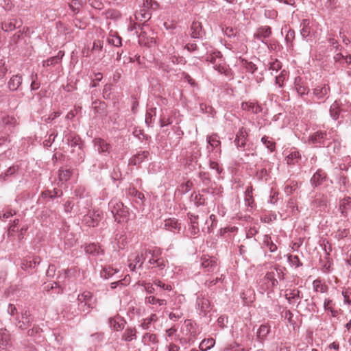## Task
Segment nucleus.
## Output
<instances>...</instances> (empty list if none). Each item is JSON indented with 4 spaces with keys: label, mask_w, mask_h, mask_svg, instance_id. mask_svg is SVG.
Instances as JSON below:
<instances>
[{
    "label": "nucleus",
    "mask_w": 351,
    "mask_h": 351,
    "mask_svg": "<svg viewBox=\"0 0 351 351\" xmlns=\"http://www.w3.org/2000/svg\"><path fill=\"white\" fill-rule=\"evenodd\" d=\"M108 208L118 223L128 221L130 215L129 209L118 199H111L108 203Z\"/></svg>",
    "instance_id": "obj_1"
},
{
    "label": "nucleus",
    "mask_w": 351,
    "mask_h": 351,
    "mask_svg": "<svg viewBox=\"0 0 351 351\" xmlns=\"http://www.w3.org/2000/svg\"><path fill=\"white\" fill-rule=\"evenodd\" d=\"M78 306L83 311L93 309L95 306L96 300L93 297V294L88 291H85L77 296ZM89 312V311H88Z\"/></svg>",
    "instance_id": "obj_2"
},
{
    "label": "nucleus",
    "mask_w": 351,
    "mask_h": 351,
    "mask_svg": "<svg viewBox=\"0 0 351 351\" xmlns=\"http://www.w3.org/2000/svg\"><path fill=\"white\" fill-rule=\"evenodd\" d=\"M330 93V85L326 83L317 84L311 90L313 99L319 101V103L325 102Z\"/></svg>",
    "instance_id": "obj_3"
},
{
    "label": "nucleus",
    "mask_w": 351,
    "mask_h": 351,
    "mask_svg": "<svg viewBox=\"0 0 351 351\" xmlns=\"http://www.w3.org/2000/svg\"><path fill=\"white\" fill-rule=\"evenodd\" d=\"M70 146L72 148V152H77V156L75 159L76 162L81 163L84 160L85 152L83 150V144L81 139L77 135L72 136L71 138H68Z\"/></svg>",
    "instance_id": "obj_4"
},
{
    "label": "nucleus",
    "mask_w": 351,
    "mask_h": 351,
    "mask_svg": "<svg viewBox=\"0 0 351 351\" xmlns=\"http://www.w3.org/2000/svg\"><path fill=\"white\" fill-rule=\"evenodd\" d=\"M328 140V133L326 131L318 130L309 136L308 143L316 147H325Z\"/></svg>",
    "instance_id": "obj_5"
},
{
    "label": "nucleus",
    "mask_w": 351,
    "mask_h": 351,
    "mask_svg": "<svg viewBox=\"0 0 351 351\" xmlns=\"http://www.w3.org/2000/svg\"><path fill=\"white\" fill-rule=\"evenodd\" d=\"M206 61L210 62L213 65V68L220 73L226 71V67L223 64L222 55L220 51H214L208 55Z\"/></svg>",
    "instance_id": "obj_6"
},
{
    "label": "nucleus",
    "mask_w": 351,
    "mask_h": 351,
    "mask_svg": "<svg viewBox=\"0 0 351 351\" xmlns=\"http://www.w3.org/2000/svg\"><path fill=\"white\" fill-rule=\"evenodd\" d=\"M83 223L88 227H95L101 219V212L99 210H88L83 214Z\"/></svg>",
    "instance_id": "obj_7"
},
{
    "label": "nucleus",
    "mask_w": 351,
    "mask_h": 351,
    "mask_svg": "<svg viewBox=\"0 0 351 351\" xmlns=\"http://www.w3.org/2000/svg\"><path fill=\"white\" fill-rule=\"evenodd\" d=\"M272 34L271 28L269 26H261L257 28L256 32L254 34V38L260 40L265 45H267V41L265 40Z\"/></svg>",
    "instance_id": "obj_8"
},
{
    "label": "nucleus",
    "mask_w": 351,
    "mask_h": 351,
    "mask_svg": "<svg viewBox=\"0 0 351 351\" xmlns=\"http://www.w3.org/2000/svg\"><path fill=\"white\" fill-rule=\"evenodd\" d=\"M16 320L17 321L16 326L19 328L21 330H26L32 325L34 321V318L28 311H25L21 313V319L16 317Z\"/></svg>",
    "instance_id": "obj_9"
},
{
    "label": "nucleus",
    "mask_w": 351,
    "mask_h": 351,
    "mask_svg": "<svg viewBox=\"0 0 351 351\" xmlns=\"http://www.w3.org/2000/svg\"><path fill=\"white\" fill-rule=\"evenodd\" d=\"M285 160L289 166H293L295 165H300L302 160V156L301 153L298 149L293 148L290 150L289 154L285 157Z\"/></svg>",
    "instance_id": "obj_10"
},
{
    "label": "nucleus",
    "mask_w": 351,
    "mask_h": 351,
    "mask_svg": "<svg viewBox=\"0 0 351 351\" xmlns=\"http://www.w3.org/2000/svg\"><path fill=\"white\" fill-rule=\"evenodd\" d=\"M327 179L326 173L322 169H319L311 177L310 183L313 188H315L322 185Z\"/></svg>",
    "instance_id": "obj_11"
},
{
    "label": "nucleus",
    "mask_w": 351,
    "mask_h": 351,
    "mask_svg": "<svg viewBox=\"0 0 351 351\" xmlns=\"http://www.w3.org/2000/svg\"><path fill=\"white\" fill-rule=\"evenodd\" d=\"M22 25L21 19L16 18H12L4 21L1 23V28L5 32H12Z\"/></svg>",
    "instance_id": "obj_12"
},
{
    "label": "nucleus",
    "mask_w": 351,
    "mask_h": 351,
    "mask_svg": "<svg viewBox=\"0 0 351 351\" xmlns=\"http://www.w3.org/2000/svg\"><path fill=\"white\" fill-rule=\"evenodd\" d=\"M94 146L99 154H109L111 149V145L105 140L100 138H95L93 140Z\"/></svg>",
    "instance_id": "obj_13"
},
{
    "label": "nucleus",
    "mask_w": 351,
    "mask_h": 351,
    "mask_svg": "<svg viewBox=\"0 0 351 351\" xmlns=\"http://www.w3.org/2000/svg\"><path fill=\"white\" fill-rule=\"evenodd\" d=\"M339 210L341 216L347 217L351 212V197H344L339 200Z\"/></svg>",
    "instance_id": "obj_14"
},
{
    "label": "nucleus",
    "mask_w": 351,
    "mask_h": 351,
    "mask_svg": "<svg viewBox=\"0 0 351 351\" xmlns=\"http://www.w3.org/2000/svg\"><path fill=\"white\" fill-rule=\"evenodd\" d=\"M247 138V133L244 128H241L236 134L234 143L238 149H244L246 141Z\"/></svg>",
    "instance_id": "obj_15"
},
{
    "label": "nucleus",
    "mask_w": 351,
    "mask_h": 351,
    "mask_svg": "<svg viewBox=\"0 0 351 351\" xmlns=\"http://www.w3.org/2000/svg\"><path fill=\"white\" fill-rule=\"evenodd\" d=\"M92 206V200L89 197L84 198V196L80 195V200L77 202V207L78 208V215H82L86 213V210H89Z\"/></svg>",
    "instance_id": "obj_16"
},
{
    "label": "nucleus",
    "mask_w": 351,
    "mask_h": 351,
    "mask_svg": "<svg viewBox=\"0 0 351 351\" xmlns=\"http://www.w3.org/2000/svg\"><path fill=\"white\" fill-rule=\"evenodd\" d=\"M294 87L298 95H300V97L302 98L310 93L309 88L304 84L302 78L300 77H298L295 79Z\"/></svg>",
    "instance_id": "obj_17"
},
{
    "label": "nucleus",
    "mask_w": 351,
    "mask_h": 351,
    "mask_svg": "<svg viewBox=\"0 0 351 351\" xmlns=\"http://www.w3.org/2000/svg\"><path fill=\"white\" fill-rule=\"evenodd\" d=\"M196 304L197 309L203 314L204 316L209 312L210 308V302L208 299L200 295L197 298Z\"/></svg>",
    "instance_id": "obj_18"
},
{
    "label": "nucleus",
    "mask_w": 351,
    "mask_h": 351,
    "mask_svg": "<svg viewBox=\"0 0 351 351\" xmlns=\"http://www.w3.org/2000/svg\"><path fill=\"white\" fill-rule=\"evenodd\" d=\"M190 35L193 38H202L204 36V32L200 22L197 21H193L191 25Z\"/></svg>",
    "instance_id": "obj_19"
},
{
    "label": "nucleus",
    "mask_w": 351,
    "mask_h": 351,
    "mask_svg": "<svg viewBox=\"0 0 351 351\" xmlns=\"http://www.w3.org/2000/svg\"><path fill=\"white\" fill-rule=\"evenodd\" d=\"M241 108L243 110L250 112L254 114H258L262 111V107L254 101H245L241 104Z\"/></svg>",
    "instance_id": "obj_20"
},
{
    "label": "nucleus",
    "mask_w": 351,
    "mask_h": 351,
    "mask_svg": "<svg viewBox=\"0 0 351 351\" xmlns=\"http://www.w3.org/2000/svg\"><path fill=\"white\" fill-rule=\"evenodd\" d=\"M137 338V330L135 327H127L122 336L121 340L125 342H130Z\"/></svg>",
    "instance_id": "obj_21"
},
{
    "label": "nucleus",
    "mask_w": 351,
    "mask_h": 351,
    "mask_svg": "<svg viewBox=\"0 0 351 351\" xmlns=\"http://www.w3.org/2000/svg\"><path fill=\"white\" fill-rule=\"evenodd\" d=\"M148 151H143L134 155L129 160V165H138L144 162L149 156Z\"/></svg>",
    "instance_id": "obj_22"
},
{
    "label": "nucleus",
    "mask_w": 351,
    "mask_h": 351,
    "mask_svg": "<svg viewBox=\"0 0 351 351\" xmlns=\"http://www.w3.org/2000/svg\"><path fill=\"white\" fill-rule=\"evenodd\" d=\"M23 78L19 74L14 75L8 82V87L10 91H16L22 84Z\"/></svg>",
    "instance_id": "obj_23"
},
{
    "label": "nucleus",
    "mask_w": 351,
    "mask_h": 351,
    "mask_svg": "<svg viewBox=\"0 0 351 351\" xmlns=\"http://www.w3.org/2000/svg\"><path fill=\"white\" fill-rule=\"evenodd\" d=\"M270 332V326L268 324H261L256 332L257 340L263 342L267 338V336Z\"/></svg>",
    "instance_id": "obj_24"
},
{
    "label": "nucleus",
    "mask_w": 351,
    "mask_h": 351,
    "mask_svg": "<svg viewBox=\"0 0 351 351\" xmlns=\"http://www.w3.org/2000/svg\"><path fill=\"white\" fill-rule=\"evenodd\" d=\"M164 228L171 232H179L181 229V224L178 223V219L175 218H169L165 221Z\"/></svg>",
    "instance_id": "obj_25"
},
{
    "label": "nucleus",
    "mask_w": 351,
    "mask_h": 351,
    "mask_svg": "<svg viewBox=\"0 0 351 351\" xmlns=\"http://www.w3.org/2000/svg\"><path fill=\"white\" fill-rule=\"evenodd\" d=\"M187 216L189 217V219L190 221V224H191V228H189L191 234L192 235H195L199 231L198 221H197L199 217H198V215H195L191 214L190 213L187 214Z\"/></svg>",
    "instance_id": "obj_26"
},
{
    "label": "nucleus",
    "mask_w": 351,
    "mask_h": 351,
    "mask_svg": "<svg viewBox=\"0 0 351 351\" xmlns=\"http://www.w3.org/2000/svg\"><path fill=\"white\" fill-rule=\"evenodd\" d=\"M85 252L86 254L97 256L104 254V250L101 249V247L96 243H90L85 247Z\"/></svg>",
    "instance_id": "obj_27"
},
{
    "label": "nucleus",
    "mask_w": 351,
    "mask_h": 351,
    "mask_svg": "<svg viewBox=\"0 0 351 351\" xmlns=\"http://www.w3.org/2000/svg\"><path fill=\"white\" fill-rule=\"evenodd\" d=\"M300 291L298 289H288L286 291L285 298L289 304H293L297 298H302Z\"/></svg>",
    "instance_id": "obj_28"
},
{
    "label": "nucleus",
    "mask_w": 351,
    "mask_h": 351,
    "mask_svg": "<svg viewBox=\"0 0 351 351\" xmlns=\"http://www.w3.org/2000/svg\"><path fill=\"white\" fill-rule=\"evenodd\" d=\"M327 203V197L324 194L317 193L315 195L312 205L316 208H325Z\"/></svg>",
    "instance_id": "obj_29"
},
{
    "label": "nucleus",
    "mask_w": 351,
    "mask_h": 351,
    "mask_svg": "<svg viewBox=\"0 0 351 351\" xmlns=\"http://www.w3.org/2000/svg\"><path fill=\"white\" fill-rule=\"evenodd\" d=\"M330 116L333 120H337L341 113L340 104L338 101H335L330 107Z\"/></svg>",
    "instance_id": "obj_30"
},
{
    "label": "nucleus",
    "mask_w": 351,
    "mask_h": 351,
    "mask_svg": "<svg viewBox=\"0 0 351 351\" xmlns=\"http://www.w3.org/2000/svg\"><path fill=\"white\" fill-rule=\"evenodd\" d=\"M309 24L310 21L308 19L302 20L300 24V34L304 39L307 38L311 35V27Z\"/></svg>",
    "instance_id": "obj_31"
},
{
    "label": "nucleus",
    "mask_w": 351,
    "mask_h": 351,
    "mask_svg": "<svg viewBox=\"0 0 351 351\" xmlns=\"http://www.w3.org/2000/svg\"><path fill=\"white\" fill-rule=\"evenodd\" d=\"M109 323L114 330L119 331L124 329L126 322L124 319L120 318L119 320H117L114 318L110 317L109 319Z\"/></svg>",
    "instance_id": "obj_32"
},
{
    "label": "nucleus",
    "mask_w": 351,
    "mask_h": 351,
    "mask_svg": "<svg viewBox=\"0 0 351 351\" xmlns=\"http://www.w3.org/2000/svg\"><path fill=\"white\" fill-rule=\"evenodd\" d=\"M149 249H145L141 252L140 254H137L134 260V263L138 265L139 268H141L145 260L148 257V253H149Z\"/></svg>",
    "instance_id": "obj_33"
},
{
    "label": "nucleus",
    "mask_w": 351,
    "mask_h": 351,
    "mask_svg": "<svg viewBox=\"0 0 351 351\" xmlns=\"http://www.w3.org/2000/svg\"><path fill=\"white\" fill-rule=\"evenodd\" d=\"M141 341L144 345L149 346L151 343L155 344L158 341L156 334L147 332L143 335Z\"/></svg>",
    "instance_id": "obj_34"
},
{
    "label": "nucleus",
    "mask_w": 351,
    "mask_h": 351,
    "mask_svg": "<svg viewBox=\"0 0 351 351\" xmlns=\"http://www.w3.org/2000/svg\"><path fill=\"white\" fill-rule=\"evenodd\" d=\"M40 261L41 260L39 256H35L32 261H28L27 260L23 261L21 267L23 270H27L38 265L40 263Z\"/></svg>",
    "instance_id": "obj_35"
},
{
    "label": "nucleus",
    "mask_w": 351,
    "mask_h": 351,
    "mask_svg": "<svg viewBox=\"0 0 351 351\" xmlns=\"http://www.w3.org/2000/svg\"><path fill=\"white\" fill-rule=\"evenodd\" d=\"M335 303L330 298H326L324 302V308L325 311H330L331 315L334 317L338 315V311L334 308Z\"/></svg>",
    "instance_id": "obj_36"
},
{
    "label": "nucleus",
    "mask_w": 351,
    "mask_h": 351,
    "mask_svg": "<svg viewBox=\"0 0 351 351\" xmlns=\"http://www.w3.org/2000/svg\"><path fill=\"white\" fill-rule=\"evenodd\" d=\"M215 343L213 338L205 339L199 344V350L201 351H207L212 348Z\"/></svg>",
    "instance_id": "obj_37"
},
{
    "label": "nucleus",
    "mask_w": 351,
    "mask_h": 351,
    "mask_svg": "<svg viewBox=\"0 0 351 351\" xmlns=\"http://www.w3.org/2000/svg\"><path fill=\"white\" fill-rule=\"evenodd\" d=\"M202 266L206 269L208 272H211L215 269L217 263L215 261L211 258H204L202 262Z\"/></svg>",
    "instance_id": "obj_38"
},
{
    "label": "nucleus",
    "mask_w": 351,
    "mask_h": 351,
    "mask_svg": "<svg viewBox=\"0 0 351 351\" xmlns=\"http://www.w3.org/2000/svg\"><path fill=\"white\" fill-rule=\"evenodd\" d=\"M206 141L212 149L217 148L221 145L219 137L217 134H213L210 136H208Z\"/></svg>",
    "instance_id": "obj_39"
},
{
    "label": "nucleus",
    "mask_w": 351,
    "mask_h": 351,
    "mask_svg": "<svg viewBox=\"0 0 351 351\" xmlns=\"http://www.w3.org/2000/svg\"><path fill=\"white\" fill-rule=\"evenodd\" d=\"M92 106L96 113L102 114L105 112L106 104L100 100H95L92 103Z\"/></svg>",
    "instance_id": "obj_40"
},
{
    "label": "nucleus",
    "mask_w": 351,
    "mask_h": 351,
    "mask_svg": "<svg viewBox=\"0 0 351 351\" xmlns=\"http://www.w3.org/2000/svg\"><path fill=\"white\" fill-rule=\"evenodd\" d=\"M158 321V317L156 314H152L149 317L145 319L141 324V327L143 330H148L152 323L156 322Z\"/></svg>",
    "instance_id": "obj_41"
},
{
    "label": "nucleus",
    "mask_w": 351,
    "mask_h": 351,
    "mask_svg": "<svg viewBox=\"0 0 351 351\" xmlns=\"http://www.w3.org/2000/svg\"><path fill=\"white\" fill-rule=\"evenodd\" d=\"M313 287L315 291L325 293L328 290V287L322 282L319 279H316L313 282Z\"/></svg>",
    "instance_id": "obj_42"
},
{
    "label": "nucleus",
    "mask_w": 351,
    "mask_h": 351,
    "mask_svg": "<svg viewBox=\"0 0 351 351\" xmlns=\"http://www.w3.org/2000/svg\"><path fill=\"white\" fill-rule=\"evenodd\" d=\"M263 244L267 247L270 252H274L277 250V245L273 243L269 235L264 236Z\"/></svg>",
    "instance_id": "obj_43"
},
{
    "label": "nucleus",
    "mask_w": 351,
    "mask_h": 351,
    "mask_svg": "<svg viewBox=\"0 0 351 351\" xmlns=\"http://www.w3.org/2000/svg\"><path fill=\"white\" fill-rule=\"evenodd\" d=\"M152 17V13L149 10H147L144 7L140 10V12L137 14L136 18L137 19H140L141 21L144 20L145 21H147Z\"/></svg>",
    "instance_id": "obj_44"
},
{
    "label": "nucleus",
    "mask_w": 351,
    "mask_h": 351,
    "mask_svg": "<svg viewBox=\"0 0 351 351\" xmlns=\"http://www.w3.org/2000/svg\"><path fill=\"white\" fill-rule=\"evenodd\" d=\"M10 339V333L6 328H0V343L5 346Z\"/></svg>",
    "instance_id": "obj_45"
},
{
    "label": "nucleus",
    "mask_w": 351,
    "mask_h": 351,
    "mask_svg": "<svg viewBox=\"0 0 351 351\" xmlns=\"http://www.w3.org/2000/svg\"><path fill=\"white\" fill-rule=\"evenodd\" d=\"M253 189L252 186H248L245 191V201L247 206H252L254 199L252 196Z\"/></svg>",
    "instance_id": "obj_46"
},
{
    "label": "nucleus",
    "mask_w": 351,
    "mask_h": 351,
    "mask_svg": "<svg viewBox=\"0 0 351 351\" xmlns=\"http://www.w3.org/2000/svg\"><path fill=\"white\" fill-rule=\"evenodd\" d=\"M121 38L118 35L111 34L108 38V43L117 47L121 46Z\"/></svg>",
    "instance_id": "obj_47"
},
{
    "label": "nucleus",
    "mask_w": 351,
    "mask_h": 351,
    "mask_svg": "<svg viewBox=\"0 0 351 351\" xmlns=\"http://www.w3.org/2000/svg\"><path fill=\"white\" fill-rule=\"evenodd\" d=\"M261 142L271 152H274L276 150V143L273 141L269 140L267 136H263L261 138Z\"/></svg>",
    "instance_id": "obj_48"
},
{
    "label": "nucleus",
    "mask_w": 351,
    "mask_h": 351,
    "mask_svg": "<svg viewBox=\"0 0 351 351\" xmlns=\"http://www.w3.org/2000/svg\"><path fill=\"white\" fill-rule=\"evenodd\" d=\"M282 68V64L281 62L275 59L268 63V70L271 71H278ZM271 74L273 75V73L271 72Z\"/></svg>",
    "instance_id": "obj_49"
},
{
    "label": "nucleus",
    "mask_w": 351,
    "mask_h": 351,
    "mask_svg": "<svg viewBox=\"0 0 351 351\" xmlns=\"http://www.w3.org/2000/svg\"><path fill=\"white\" fill-rule=\"evenodd\" d=\"M71 171L70 169H60L59 170V180L62 182H66L71 176Z\"/></svg>",
    "instance_id": "obj_50"
},
{
    "label": "nucleus",
    "mask_w": 351,
    "mask_h": 351,
    "mask_svg": "<svg viewBox=\"0 0 351 351\" xmlns=\"http://www.w3.org/2000/svg\"><path fill=\"white\" fill-rule=\"evenodd\" d=\"M119 270L114 269L111 267H104L101 271V277L107 279L112 276L115 273L118 272Z\"/></svg>",
    "instance_id": "obj_51"
},
{
    "label": "nucleus",
    "mask_w": 351,
    "mask_h": 351,
    "mask_svg": "<svg viewBox=\"0 0 351 351\" xmlns=\"http://www.w3.org/2000/svg\"><path fill=\"white\" fill-rule=\"evenodd\" d=\"M107 19L117 20L121 18V14L119 11L114 9H109L105 12Z\"/></svg>",
    "instance_id": "obj_52"
},
{
    "label": "nucleus",
    "mask_w": 351,
    "mask_h": 351,
    "mask_svg": "<svg viewBox=\"0 0 351 351\" xmlns=\"http://www.w3.org/2000/svg\"><path fill=\"white\" fill-rule=\"evenodd\" d=\"M287 76V72L283 70L280 72V74L276 76L275 84L278 85L279 88H282L284 86V81Z\"/></svg>",
    "instance_id": "obj_53"
},
{
    "label": "nucleus",
    "mask_w": 351,
    "mask_h": 351,
    "mask_svg": "<svg viewBox=\"0 0 351 351\" xmlns=\"http://www.w3.org/2000/svg\"><path fill=\"white\" fill-rule=\"evenodd\" d=\"M85 2L86 0H72L69 7L74 12H78Z\"/></svg>",
    "instance_id": "obj_54"
},
{
    "label": "nucleus",
    "mask_w": 351,
    "mask_h": 351,
    "mask_svg": "<svg viewBox=\"0 0 351 351\" xmlns=\"http://www.w3.org/2000/svg\"><path fill=\"white\" fill-rule=\"evenodd\" d=\"M275 277L276 274L274 271H268L265 276V278L271 282L272 287H275L278 285V280Z\"/></svg>",
    "instance_id": "obj_55"
},
{
    "label": "nucleus",
    "mask_w": 351,
    "mask_h": 351,
    "mask_svg": "<svg viewBox=\"0 0 351 351\" xmlns=\"http://www.w3.org/2000/svg\"><path fill=\"white\" fill-rule=\"evenodd\" d=\"M145 302L150 304H158L160 306H164L167 304L165 300L158 299L154 296L146 297Z\"/></svg>",
    "instance_id": "obj_56"
},
{
    "label": "nucleus",
    "mask_w": 351,
    "mask_h": 351,
    "mask_svg": "<svg viewBox=\"0 0 351 351\" xmlns=\"http://www.w3.org/2000/svg\"><path fill=\"white\" fill-rule=\"evenodd\" d=\"M143 6L147 10H156L159 7V4L154 0H144Z\"/></svg>",
    "instance_id": "obj_57"
},
{
    "label": "nucleus",
    "mask_w": 351,
    "mask_h": 351,
    "mask_svg": "<svg viewBox=\"0 0 351 351\" xmlns=\"http://www.w3.org/2000/svg\"><path fill=\"white\" fill-rule=\"evenodd\" d=\"M128 195L134 197H136L137 199L140 200H143L145 199V195L143 193L138 191L136 188L134 187H130L128 189Z\"/></svg>",
    "instance_id": "obj_58"
},
{
    "label": "nucleus",
    "mask_w": 351,
    "mask_h": 351,
    "mask_svg": "<svg viewBox=\"0 0 351 351\" xmlns=\"http://www.w3.org/2000/svg\"><path fill=\"white\" fill-rule=\"evenodd\" d=\"M156 116V108H152L149 109L145 114V123L148 126H151L152 123V117Z\"/></svg>",
    "instance_id": "obj_59"
},
{
    "label": "nucleus",
    "mask_w": 351,
    "mask_h": 351,
    "mask_svg": "<svg viewBox=\"0 0 351 351\" xmlns=\"http://www.w3.org/2000/svg\"><path fill=\"white\" fill-rule=\"evenodd\" d=\"M295 33L292 29H289L285 36V41L288 45L289 47H293V41L295 39Z\"/></svg>",
    "instance_id": "obj_60"
},
{
    "label": "nucleus",
    "mask_w": 351,
    "mask_h": 351,
    "mask_svg": "<svg viewBox=\"0 0 351 351\" xmlns=\"http://www.w3.org/2000/svg\"><path fill=\"white\" fill-rule=\"evenodd\" d=\"M289 262L295 267H298L302 265V262L300 261L299 257L296 255H289L288 256Z\"/></svg>",
    "instance_id": "obj_61"
},
{
    "label": "nucleus",
    "mask_w": 351,
    "mask_h": 351,
    "mask_svg": "<svg viewBox=\"0 0 351 351\" xmlns=\"http://www.w3.org/2000/svg\"><path fill=\"white\" fill-rule=\"evenodd\" d=\"M18 171V167H15V166H13V167H9L5 173H3V174H1V178L5 181L7 180V178L9 176H12V175H14L16 171Z\"/></svg>",
    "instance_id": "obj_62"
},
{
    "label": "nucleus",
    "mask_w": 351,
    "mask_h": 351,
    "mask_svg": "<svg viewBox=\"0 0 351 351\" xmlns=\"http://www.w3.org/2000/svg\"><path fill=\"white\" fill-rule=\"evenodd\" d=\"M285 270V267H280L279 265H276L274 267V271L276 274V276H277V278H278L280 280L285 279V274H284Z\"/></svg>",
    "instance_id": "obj_63"
},
{
    "label": "nucleus",
    "mask_w": 351,
    "mask_h": 351,
    "mask_svg": "<svg viewBox=\"0 0 351 351\" xmlns=\"http://www.w3.org/2000/svg\"><path fill=\"white\" fill-rule=\"evenodd\" d=\"M58 136V132L56 131H53L49 136L48 139H46L43 142V145L46 147H49L51 145V144L54 142L55 138Z\"/></svg>",
    "instance_id": "obj_64"
}]
</instances>
